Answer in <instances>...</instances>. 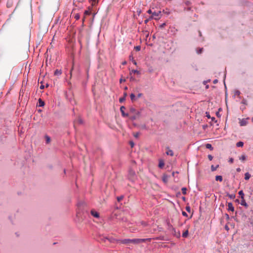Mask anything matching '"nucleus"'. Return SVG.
I'll use <instances>...</instances> for the list:
<instances>
[{"instance_id": "1", "label": "nucleus", "mask_w": 253, "mask_h": 253, "mask_svg": "<svg viewBox=\"0 0 253 253\" xmlns=\"http://www.w3.org/2000/svg\"><path fill=\"white\" fill-rule=\"evenodd\" d=\"M77 217L80 221L87 219L89 216V211L85 208V203L84 201H79L77 203Z\"/></svg>"}, {"instance_id": "51", "label": "nucleus", "mask_w": 253, "mask_h": 253, "mask_svg": "<svg viewBox=\"0 0 253 253\" xmlns=\"http://www.w3.org/2000/svg\"><path fill=\"white\" fill-rule=\"evenodd\" d=\"M216 116H217L218 117H220V116H221V115H220V114H219V112H216Z\"/></svg>"}, {"instance_id": "3", "label": "nucleus", "mask_w": 253, "mask_h": 253, "mask_svg": "<svg viewBox=\"0 0 253 253\" xmlns=\"http://www.w3.org/2000/svg\"><path fill=\"white\" fill-rule=\"evenodd\" d=\"M130 114H132V115L130 116L129 119L131 121H134L136 119H137L139 115H140V112L138 111H137L135 108H131L129 110Z\"/></svg>"}, {"instance_id": "33", "label": "nucleus", "mask_w": 253, "mask_h": 253, "mask_svg": "<svg viewBox=\"0 0 253 253\" xmlns=\"http://www.w3.org/2000/svg\"><path fill=\"white\" fill-rule=\"evenodd\" d=\"M125 99H126V98H125V97H121V98H120V99H119V102H120V103H123V102H124V101H125Z\"/></svg>"}, {"instance_id": "24", "label": "nucleus", "mask_w": 253, "mask_h": 253, "mask_svg": "<svg viewBox=\"0 0 253 253\" xmlns=\"http://www.w3.org/2000/svg\"><path fill=\"white\" fill-rule=\"evenodd\" d=\"M240 94H241V92L239 90H237L235 91L234 96L237 95V96H238L239 98L240 99L241 98V96H240Z\"/></svg>"}, {"instance_id": "26", "label": "nucleus", "mask_w": 253, "mask_h": 253, "mask_svg": "<svg viewBox=\"0 0 253 253\" xmlns=\"http://www.w3.org/2000/svg\"><path fill=\"white\" fill-rule=\"evenodd\" d=\"M188 235V230H186L182 234V237L184 238H186L187 237Z\"/></svg>"}, {"instance_id": "35", "label": "nucleus", "mask_w": 253, "mask_h": 253, "mask_svg": "<svg viewBox=\"0 0 253 253\" xmlns=\"http://www.w3.org/2000/svg\"><path fill=\"white\" fill-rule=\"evenodd\" d=\"M124 198L123 196H121L117 197V200L118 202H120Z\"/></svg>"}, {"instance_id": "45", "label": "nucleus", "mask_w": 253, "mask_h": 253, "mask_svg": "<svg viewBox=\"0 0 253 253\" xmlns=\"http://www.w3.org/2000/svg\"><path fill=\"white\" fill-rule=\"evenodd\" d=\"M129 144L131 146V147H133L134 146V144L132 141H130Z\"/></svg>"}, {"instance_id": "14", "label": "nucleus", "mask_w": 253, "mask_h": 253, "mask_svg": "<svg viewBox=\"0 0 253 253\" xmlns=\"http://www.w3.org/2000/svg\"><path fill=\"white\" fill-rule=\"evenodd\" d=\"M61 74H62V70H58V69H56L54 71V73L55 76H59Z\"/></svg>"}, {"instance_id": "47", "label": "nucleus", "mask_w": 253, "mask_h": 253, "mask_svg": "<svg viewBox=\"0 0 253 253\" xmlns=\"http://www.w3.org/2000/svg\"><path fill=\"white\" fill-rule=\"evenodd\" d=\"M150 19H151V18H148V19H147L145 20H144V23H145V24H147V23L148 22L149 20Z\"/></svg>"}, {"instance_id": "19", "label": "nucleus", "mask_w": 253, "mask_h": 253, "mask_svg": "<svg viewBox=\"0 0 253 253\" xmlns=\"http://www.w3.org/2000/svg\"><path fill=\"white\" fill-rule=\"evenodd\" d=\"M238 194L240 195L241 199H243L244 198V193L243 190L240 191L239 192Z\"/></svg>"}, {"instance_id": "56", "label": "nucleus", "mask_w": 253, "mask_h": 253, "mask_svg": "<svg viewBox=\"0 0 253 253\" xmlns=\"http://www.w3.org/2000/svg\"><path fill=\"white\" fill-rule=\"evenodd\" d=\"M225 229H226V230H228L229 229V228L228 227V226L227 225H226V226H225Z\"/></svg>"}, {"instance_id": "9", "label": "nucleus", "mask_w": 253, "mask_h": 253, "mask_svg": "<svg viewBox=\"0 0 253 253\" xmlns=\"http://www.w3.org/2000/svg\"><path fill=\"white\" fill-rule=\"evenodd\" d=\"M167 149H168V150L166 152V154L168 155H170L171 156H173V152L172 150L169 149V147H167Z\"/></svg>"}, {"instance_id": "15", "label": "nucleus", "mask_w": 253, "mask_h": 253, "mask_svg": "<svg viewBox=\"0 0 253 253\" xmlns=\"http://www.w3.org/2000/svg\"><path fill=\"white\" fill-rule=\"evenodd\" d=\"M215 180L221 182L223 180L222 176L221 175H216L215 176Z\"/></svg>"}, {"instance_id": "58", "label": "nucleus", "mask_w": 253, "mask_h": 253, "mask_svg": "<svg viewBox=\"0 0 253 253\" xmlns=\"http://www.w3.org/2000/svg\"><path fill=\"white\" fill-rule=\"evenodd\" d=\"M225 215H226V218H227V219H229V215H228V214H225Z\"/></svg>"}, {"instance_id": "63", "label": "nucleus", "mask_w": 253, "mask_h": 253, "mask_svg": "<svg viewBox=\"0 0 253 253\" xmlns=\"http://www.w3.org/2000/svg\"><path fill=\"white\" fill-rule=\"evenodd\" d=\"M126 61H124V62H123L122 64H123V65H126Z\"/></svg>"}, {"instance_id": "54", "label": "nucleus", "mask_w": 253, "mask_h": 253, "mask_svg": "<svg viewBox=\"0 0 253 253\" xmlns=\"http://www.w3.org/2000/svg\"><path fill=\"white\" fill-rule=\"evenodd\" d=\"M225 78H226V74H224V84H225V86L226 87L225 83Z\"/></svg>"}, {"instance_id": "17", "label": "nucleus", "mask_w": 253, "mask_h": 253, "mask_svg": "<svg viewBox=\"0 0 253 253\" xmlns=\"http://www.w3.org/2000/svg\"><path fill=\"white\" fill-rule=\"evenodd\" d=\"M219 167V165H217L216 166H214L213 165H211V170L212 171H214L216 170V169Z\"/></svg>"}, {"instance_id": "2", "label": "nucleus", "mask_w": 253, "mask_h": 253, "mask_svg": "<svg viewBox=\"0 0 253 253\" xmlns=\"http://www.w3.org/2000/svg\"><path fill=\"white\" fill-rule=\"evenodd\" d=\"M151 240L150 238H146V239H119L117 240V242L123 244H133L135 245L139 244L142 243H144L146 241H150Z\"/></svg>"}, {"instance_id": "28", "label": "nucleus", "mask_w": 253, "mask_h": 253, "mask_svg": "<svg viewBox=\"0 0 253 253\" xmlns=\"http://www.w3.org/2000/svg\"><path fill=\"white\" fill-rule=\"evenodd\" d=\"M246 159V156L245 155H242L239 157V159L241 161H244Z\"/></svg>"}, {"instance_id": "60", "label": "nucleus", "mask_w": 253, "mask_h": 253, "mask_svg": "<svg viewBox=\"0 0 253 253\" xmlns=\"http://www.w3.org/2000/svg\"><path fill=\"white\" fill-rule=\"evenodd\" d=\"M138 135H139V133H136L135 135H134V136H135V137H138Z\"/></svg>"}, {"instance_id": "55", "label": "nucleus", "mask_w": 253, "mask_h": 253, "mask_svg": "<svg viewBox=\"0 0 253 253\" xmlns=\"http://www.w3.org/2000/svg\"><path fill=\"white\" fill-rule=\"evenodd\" d=\"M125 80H123V79H121L120 80V83H122L123 82H125Z\"/></svg>"}, {"instance_id": "18", "label": "nucleus", "mask_w": 253, "mask_h": 253, "mask_svg": "<svg viewBox=\"0 0 253 253\" xmlns=\"http://www.w3.org/2000/svg\"><path fill=\"white\" fill-rule=\"evenodd\" d=\"M251 177V174L249 172H246L245 174V179L248 180Z\"/></svg>"}, {"instance_id": "12", "label": "nucleus", "mask_w": 253, "mask_h": 253, "mask_svg": "<svg viewBox=\"0 0 253 253\" xmlns=\"http://www.w3.org/2000/svg\"><path fill=\"white\" fill-rule=\"evenodd\" d=\"M241 205L242 206H243L246 208L248 207V205L247 204V203L246 202L244 198L243 199H241V203H240Z\"/></svg>"}, {"instance_id": "5", "label": "nucleus", "mask_w": 253, "mask_h": 253, "mask_svg": "<svg viewBox=\"0 0 253 253\" xmlns=\"http://www.w3.org/2000/svg\"><path fill=\"white\" fill-rule=\"evenodd\" d=\"M128 177L129 179L132 181H133L135 179L136 177V174L134 171L133 170L130 169L129 171L128 174Z\"/></svg>"}, {"instance_id": "29", "label": "nucleus", "mask_w": 253, "mask_h": 253, "mask_svg": "<svg viewBox=\"0 0 253 253\" xmlns=\"http://www.w3.org/2000/svg\"><path fill=\"white\" fill-rule=\"evenodd\" d=\"M46 143H48L50 141V138L48 135L45 136Z\"/></svg>"}, {"instance_id": "53", "label": "nucleus", "mask_w": 253, "mask_h": 253, "mask_svg": "<svg viewBox=\"0 0 253 253\" xmlns=\"http://www.w3.org/2000/svg\"><path fill=\"white\" fill-rule=\"evenodd\" d=\"M126 96H127V93L126 92H124V96L123 97L126 98Z\"/></svg>"}, {"instance_id": "57", "label": "nucleus", "mask_w": 253, "mask_h": 253, "mask_svg": "<svg viewBox=\"0 0 253 253\" xmlns=\"http://www.w3.org/2000/svg\"><path fill=\"white\" fill-rule=\"evenodd\" d=\"M142 224L143 226H146V223L145 222H142Z\"/></svg>"}, {"instance_id": "23", "label": "nucleus", "mask_w": 253, "mask_h": 253, "mask_svg": "<svg viewBox=\"0 0 253 253\" xmlns=\"http://www.w3.org/2000/svg\"><path fill=\"white\" fill-rule=\"evenodd\" d=\"M227 196H228L230 199H233L235 198V194H230L227 193Z\"/></svg>"}, {"instance_id": "11", "label": "nucleus", "mask_w": 253, "mask_h": 253, "mask_svg": "<svg viewBox=\"0 0 253 253\" xmlns=\"http://www.w3.org/2000/svg\"><path fill=\"white\" fill-rule=\"evenodd\" d=\"M38 103V106L39 107H43L45 104L44 101H42L41 98L39 99Z\"/></svg>"}, {"instance_id": "8", "label": "nucleus", "mask_w": 253, "mask_h": 253, "mask_svg": "<svg viewBox=\"0 0 253 253\" xmlns=\"http://www.w3.org/2000/svg\"><path fill=\"white\" fill-rule=\"evenodd\" d=\"M228 211H234V208L232 203L230 202L228 203Z\"/></svg>"}, {"instance_id": "52", "label": "nucleus", "mask_w": 253, "mask_h": 253, "mask_svg": "<svg viewBox=\"0 0 253 253\" xmlns=\"http://www.w3.org/2000/svg\"><path fill=\"white\" fill-rule=\"evenodd\" d=\"M11 5V3H10V2L9 1H8L7 3V6L9 7Z\"/></svg>"}, {"instance_id": "20", "label": "nucleus", "mask_w": 253, "mask_h": 253, "mask_svg": "<svg viewBox=\"0 0 253 253\" xmlns=\"http://www.w3.org/2000/svg\"><path fill=\"white\" fill-rule=\"evenodd\" d=\"M206 148H207V149H209L211 150H213V147H212V145L211 144H210V143H207L206 145Z\"/></svg>"}, {"instance_id": "48", "label": "nucleus", "mask_w": 253, "mask_h": 253, "mask_svg": "<svg viewBox=\"0 0 253 253\" xmlns=\"http://www.w3.org/2000/svg\"><path fill=\"white\" fill-rule=\"evenodd\" d=\"M217 82H218V80L217 79H215L213 81V83L214 84H216Z\"/></svg>"}, {"instance_id": "39", "label": "nucleus", "mask_w": 253, "mask_h": 253, "mask_svg": "<svg viewBox=\"0 0 253 253\" xmlns=\"http://www.w3.org/2000/svg\"><path fill=\"white\" fill-rule=\"evenodd\" d=\"M135 48V49L137 50V51H140V49H141V47H140V46L138 45V46H136L134 47Z\"/></svg>"}, {"instance_id": "61", "label": "nucleus", "mask_w": 253, "mask_h": 253, "mask_svg": "<svg viewBox=\"0 0 253 253\" xmlns=\"http://www.w3.org/2000/svg\"><path fill=\"white\" fill-rule=\"evenodd\" d=\"M206 89L209 88V85L206 84Z\"/></svg>"}, {"instance_id": "59", "label": "nucleus", "mask_w": 253, "mask_h": 253, "mask_svg": "<svg viewBox=\"0 0 253 253\" xmlns=\"http://www.w3.org/2000/svg\"><path fill=\"white\" fill-rule=\"evenodd\" d=\"M236 170L238 172H240L241 171L240 168H237Z\"/></svg>"}, {"instance_id": "38", "label": "nucleus", "mask_w": 253, "mask_h": 253, "mask_svg": "<svg viewBox=\"0 0 253 253\" xmlns=\"http://www.w3.org/2000/svg\"><path fill=\"white\" fill-rule=\"evenodd\" d=\"M182 214L184 216H185V217L188 216V214H187V213L185 211H182Z\"/></svg>"}, {"instance_id": "44", "label": "nucleus", "mask_w": 253, "mask_h": 253, "mask_svg": "<svg viewBox=\"0 0 253 253\" xmlns=\"http://www.w3.org/2000/svg\"><path fill=\"white\" fill-rule=\"evenodd\" d=\"M153 11L151 10V9H149L148 11H147V13H149V14H151L152 15V13H153Z\"/></svg>"}, {"instance_id": "13", "label": "nucleus", "mask_w": 253, "mask_h": 253, "mask_svg": "<svg viewBox=\"0 0 253 253\" xmlns=\"http://www.w3.org/2000/svg\"><path fill=\"white\" fill-rule=\"evenodd\" d=\"M165 165L164 162L163 160H160L159 163V167L161 169L163 168Z\"/></svg>"}, {"instance_id": "34", "label": "nucleus", "mask_w": 253, "mask_h": 253, "mask_svg": "<svg viewBox=\"0 0 253 253\" xmlns=\"http://www.w3.org/2000/svg\"><path fill=\"white\" fill-rule=\"evenodd\" d=\"M84 14L85 15H89L90 14V12L88 10H86L84 12Z\"/></svg>"}, {"instance_id": "37", "label": "nucleus", "mask_w": 253, "mask_h": 253, "mask_svg": "<svg viewBox=\"0 0 253 253\" xmlns=\"http://www.w3.org/2000/svg\"><path fill=\"white\" fill-rule=\"evenodd\" d=\"M185 209L187 211L190 212V211H191V208L189 206H186V208H185Z\"/></svg>"}, {"instance_id": "6", "label": "nucleus", "mask_w": 253, "mask_h": 253, "mask_svg": "<svg viewBox=\"0 0 253 253\" xmlns=\"http://www.w3.org/2000/svg\"><path fill=\"white\" fill-rule=\"evenodd\" d=\"M126 109V108L125 106H122L120 108V111L122 113V115L123 117H126L128 116V114L126 113L125 112V110Z\"/></svg>"}, {"instance_id": "41", "label": "nucleus", "mask_w": 253, "mask_h": 253, "mask_svg": "<svg viewBox=\"0 0 253 253\" xmlns=\"http://www.w3.org/2000/svg\"><path fill=\"white\" fill-rule=\"evenodd\" d=\"M210 81H211L210 80H207V81H204L203 82V84H204L206 85V84H207L208 82H210Z\"/></svg>"}, {"instance_id": "50", "label": "nucleus", "mask_w": 253, "mask_h": 253, "mask_svg": "<svg viewBox=\"0 0 253 253\" xmlns=\"http://www.w3.org/2000/svg\"><path fill=\"white\" fill-rule=\"evenodd\" d=\"M142 96V93H138V94H137V97H138V98H139V97H141Z\"/></svg>"}, {"instance_id": "42", "label": "nucleus", "mask_w": 253, "mask_h": 253, "mask_svg": "<svg viewBox=\"0 0 253 253\" xmlns=\"http://www.w3.org/2000/svg\"><path fill=\"white\" fill-rule=\"evenodd\" d=\"M206 117L208 118H211V116H210V113H208V112H206Z\"/></svg>"}, {"instance_id": "7", "label": "nucleus", "mask_w": 253, "mask_h": 253, "mask_svg": "<svg viewBox=\"0 0 253 253\" xmlns=\"http://www.w3.org/2000/svg\"><path fill=\"white\" fill-rule=\"evenodd\" d=\"M90 214L91 215L95 217V218H99V213L96 211L94 210H92L91 211H90Z\"/></svg>"}, {"instance_id": "31", "label": "nucleus", "mask_w": 253, "mask_h": 253, "mask_svg": "<svg viewBox=\"0 0 253 253\" xmlns=\"http://www.w3.org/2000/svg\"><path fill=\"white\" fill-rule=\"evenodd\" d=\"M80 15L79 13H77L75 14V18L76 19V20H78L80 19Z\"/></svg>"}, {"instance_id": "16", "label": "nucleus", "mask_w": 253, "mask_h": 253, "mask_svg": "<svg viewBox=\"0 0 253 253\" xmlns=\"http://www.w3.org/2000/svg\"><path fill=\"white\" fill-rule=\"evenodd\" d=\"M129 60H131L134 65H136L137 64L136 62L133 59V57L132 55H130L129 56Z\"/></svg>"}, {"instance_id": "21", "label": "nucleus", "mask_w": 253, "mask_h": 253, "mask_svg": "<svg viewBox=\"0 0 253 253\" xmlns=\"http://www.w3.org/2000/svg\"><path fill=\"white\" fill-rule=\"evenodd\" d=\"M132 73H134V74H140V73L139 71H138L137 70H132L130 72V74L131 75Z\"/></svg>"}, {"instance_id": "25", "label": "nucleus", "mask_w": 253, "mask_h": 253, "mask_svg": "<svg viewBox=\"0 0 253 253\" xmlns=\"http://www.w3.org/2000/svg\"><path fill=\"white\" fill-rule=\"evenodd\" d=\"M130 97L131 100L132 101H134L135 99V96L134 94H133V93L130 94Z\"/></svg>"}, {"instance_id": "43", "label": "nucleus", "mask_w": 253, "mask_h": 253, "mask_svg": "<svg viewBox=\"0 0 253 253\" xmlns=\"http://www.w3.org/2000/svg\"><path fill=\"white\" fill-rule=\"evenodd\" d=\"M234 161V159L232 158H231L229 160V162L230 163H232Z\"/></svg>"}, {"instance_id": "30", "label": "nucleus", "mask_w": 253, "mask_h": 253, "mask_svg": "<svg viewBox=\"0 0 253 253\" xmlns=\"http://www.w3.org/2000/svg\"><path fill=\"white\" fill-rule=\"evenodd\" d=\"M203 50V48H200L197 50V53L198 54H200L202 52Z\"/></svg>"}, {"instance_id": "32", "label": "nucleus", "mask_w": 253, "mask_h": 253, "mask_svg": "<svg viewBox=\"0 0 253 253\" xmlns=\"http://www.w3.org/2000/svg\"><path fill=\"white\" fill-rule=\"evenodd\" d=\"M105 239L108 240L110 242H113L115 239L113 238H106Z\"/></svg>"}, {"instance_id": "4", "label": "nucleus", "mask_w": 253, "mask_h": 253, "mask_svg": "<svg viewBox=\"0 0 253 253\" xmlns=\"http://www.w3.org/2000/svg\"><path fill=\"white\" fill-rule=\"evenodd\" d=\"M161 16V12L159 10L153 12L152 15L150 16V18L155 19L156 20L160 18Z\"/></svg>"}, {"instance_id": "10", "label": "nucleus", "mask_w": 253, "mask_h": 253, "mask_svg": "<svg viewBox=\"0 0 253 253\" xmlns=\"http://www.w3.org/2000/svg\"><path fill=\"white\" fill-rule=\"evenodd\" d=\"M247 124V121L243 119H242V120H241V121L240 122V125L241 126H246Z\"/></svg>"}, {"instance_id": "49", "label": "nucleus", "mask_w": 253, "mask_h": 253, "mask_svg": "<svg viewBox=\"0 0 253 253\" xmlns=\"http://www.w3.org/2000/svg\"><path fill=\"white\" fill-rule=\"evenodd\" d=\"M44 88V86L42 84L40 86V88L41 89H42Z\"/></svg>"}, {"instance_id": "46", "label": "nucleus", "mask_w": 253, "mask_h": 253, "mask_svg": "<svg viewBox=\"0 0 253 253\" xmlns=\"http://www.w3.org/2000/svg\"><path fill=\"white\" fill-rule=\"evenodd\" d=\"M185 4L187 6L189 5L190 4V2L189 1H186L185 2Z\"/></svg>"}, {"instance_id": "62", "label": "nucleus", "mask_w": 253, "mask_h": 253, "mask_svg": "<svg viewBox=\"0 0 253 253\" xmlns=\"http://www.w3.org/2000/svg\"><path fill=\"white\" fill-rule=\"evenodd\" d=\"M182 200H183V201H185V200H186V198H185V197H183L182 198Z\"/></svg>"}, {"instance_id": "64", "label": "nucleus", "mask_w": 253, "mask_h": 253, "mask_svg": "<svg viewBox=\"0 0 253 253\" xmlns=\"http://www.w3.org/2000/svg\"><path fill=\"white\" fill-rule=\"evenodd\" d=\"M215 118H214V117H212V118H211V120H212V121H214V120H215Z\"/></svg>"}, {"instance_id": "40", "label": "nucleus", "mask_w": 253, "mask_h": 253, "mask_svg": "<svg viewBox=\"0 0 253 253\" xmlns=\"http://www.w3.org/2000/svg\"><path fill=\"white\" fill-rule=\"evenodd\" d=\"M208 158H209L210 161H211L212 160V159H213V157L211 155H208Z\"/></svg>"}, {"instance_id": "22", "label": "nucleus", "mask_w": 253, "mask_h": 253, "mask_svg": "<svg viewBox=\"0 0 253 253\" xmlns=\"http://www.w3.org/2000/svg\"><path fill=\"white\" fill-rule=\"evenodd\" d=\"M244 145V143L242 141L238 142L236 143V146L238 147H242Z\"/></svg>"}, {"instance_id": "36", "label": "nucleus", "mask_w": 253, "mask_h": 253, "mask_svg": "<svg viewBox=\"0 0 253 253\" xmlns=\"http://www.w3.org/2000/svg\"><path fill=\"white\" fill-rule=\"evenodd\" d=\"M241 103H242L244 105H247V101L245 99H243L241 102Z\"/></svg>"}, {"instance_id": "27", "label": "nucleus", "mask_w": 253, "mask_h": 253, "mask_svg": "<svg viewBox=\"0 0 253 253\" xmlns=\"http://www.w3.org/2000/svg\"><path fill=\"white\" fill-rule=\"evenodd\" d=\"M187 188L186 187H182L181 189L182 193L183 195L186 194Z\"/></svg>"}]
</instances>
